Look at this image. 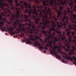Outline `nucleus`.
Wrapping results in <instances>:
<instances>
[{"mask_svg": "<svg viewBox=\"0 0 76 76\" xmlns=\"http://www.w3.org/2000/svg\"><path fill=\"white\" fill-rule=\"evenodd\" d=\"M20 3H22V4L21 6V9H22L23 10L24 8H26L25 10L24 11V13H29V16L30 18H32L33 19H34L35 20V23L36 25H37L38 23H39V21H41V18H36L35 15L32 14V13H33V14L35 15L36 16H38V12L36 10V7L35 6H33V7H34V9L33 10V8L31 6L29 5V4H28L26 2H25L24 3V1H20ZM23 3H24L23 4ZM33 10V12L32 11Z\"/></svg>", "mask_w": 76, "mask_h": 76, "instance_id": "f257e3e1", "label": "nucleus"}, {"mask_svg": "<svg viewBox=\"0 0 76 76\" xmlns=\"http://www.w3.org/2000/svg\"><path fill=\"white\" fill-rule=\"evenodd\" d=\"M54 1L55 4L56 6H58L59 8L61 11H63V6L64 5V4L66 5V2L65 0H47V1L45 0H43V5L44 6H45L46 5H47L48 6H49V4H50L51 6L53 8V9L54 10H56L57 11V7L54 5ZM61 4L63 5H61Z\"/></svg>", "mask_w": 76, "mask_h": 76, "instance_id": "f03ea898", "label": "nucleus"}, {"mask_svg": "<svg viewBox=\"0 0 76 76\" xmlns=\"http://www.w3.org/2000/svg\"><path fill=\"white\" fill-rule=\"evenodd\" d=\"M5 1H8L10 4L11 6V7H10V9H12V10H19L18 8H15V7H13V4L12 3L13 2L12 0H0V8H2L3 10H9V9L6 8V7L4 8V6L9 7V5L8 3H6Z\"/></svg>", "mask_w": 76, "mask_h": 76, "instance_id": "7ed1b4c3", "label": "nucleus"}, {"mask_svg": "<svg viewBox=\"0 0 76 76\" xmlns=\"http://www.w3.org/2000/svg\"><path fill=\"white\" fill-rule=\"evenodd\" d=\"M66 34L69 36L68 39L69 42L68 41V40L66 39H65V41H64L65 39L63 37V35H59V39H57V41H61V39L64 42L63 43L64 44H65V46H66L68 48H70V47L69 45H70V43L71 44H73V42H72V37L70 35V34H69V35L67 34Z\"/></svg>", "mask_w": 76, "mask_h": 76, "instance_id": "20e7f679", "label": "nucleus"}, {"mask_svg": "<svg viewBox=\"0 0 76 76\" xmlns=\"http://www.w3.org/2000/svg\"><path fill=\"white\" fill-rule=\"evenodd\" d=\"M64 12L63 13V14L64 16L62 18V22H63V25L65 28V31L66 32H67L66 34L69 35V34H70V33H71L69 31H70V29L68 28L67 29V28H66V25H69V21H68V20H66V21H64L65 19H67V18L65 16L66 15V12L65 10H64Z\"/></svg>", "mask_w": 76, "mask_h": 76, "instance_id": "39448f33", "label": "nucleus"}, {"mask_svg": "<svg viewBox=\"0 0 76 76\" xmlns=\"http://www.w3.org/2000/svg\"><path fill=\"white\" fill-rule=\"evenodd\" d=\"M50 28V30H49V32L48 31H45L44 30H41L40 32L42 33L43 34H45V37H48V34H47V33H49V34L48 35V37L46 38V39L47 40H49L50 39L52 38V39H54V36L53 35L51 34V31L53 30V28H53V27H50V25H48Z\"/></svg>", "mask_w": 76, "mask_h": 76, "instance_id": "423d86ee", "label": "nucleus"}, {"mask_svg": "<svg viewBox=\"0 0 76 76\" xmlns=\"http://www.w3.org/2000/svg\"><path fill=\"white\" fill-rule=\"evenodd\" d=\"M51 48L53 49V50H51V51L50 52L51 54L53 55L54 54V55L56 56V58L58 59H61V57L60 56V55H59L58 56L57 53V52H55V51H56V48H57V46L56 45L55 46L51 47Z\"/></svg>", "mask_w": 76, "mask_h": 76, "instance_id": "0eeeda50", "label": "nucleus"}, {"mask_svg": "<svg viewBox=\"0 0 76 76\" xmlns=\"http://www.w3.org/2000/svg\"><path fill=\"white\" fill-rule=\"evenodd\" d=\"M37 7L38 9H40V7L41 8H44L45 10V11L47 12L48 13H49V16H50V18L51 17V16H52V15H51L52 12H51V9H50V8H49L48 9H47V7H44L42 6V5L39 6V5H38L37 6Z\"/></svg>", "mask_w": 76, "mask_h": 76, "instance_id": "6e6552de", "label": "nucleus"}, {"mask_svg": "<svg viewBox=\"0 0 76 76\" xmlns=\"http://www.w3.org/2000/svg\"><path fill=\"white\" fill-rule=\"evenodd\" d=\"M45 21H46V20ZM50 22H50V21H48L47 20H46V22H45L44 23L41 22H40V24H43L44 26V27L41 26V28L42 29H45L46 28H48V25H49L48 23H50Z\"/></svg>", "mask_w": 76, "mask_h": 76, "instance_id": "1a4fd4ad", "label": "nucleus"}, {"mask_svg": "<svg viewBox=\"0 0 76 76\" xmlns=\"http://www.w3.org/2000/svg\"><path fill=\"white\" fill-rule=\"evenodd\" d=\"M40 14L39 15V17L41 18V16L43 19H42V22H45L46 20L45 19H49V18L48 17V14L46 13L45 14V15H44L43 13L42 12H40Z\"/></svg>", "mask_w": 76, "mask_h": 76, "instance_id": "9d476101", "label": "nucleus"}, {"mask_svg": "<svg viewBox=\"0 0 76 76\" xmlns=\"http://www.w3.org/2000/svg\"><path fill=\"white\" fill-rule=\"evenodd\" d=\"M11 27H10V29L8 28V31H10V32H11V33L12 35H15V34H19V32H20V29L19 28H16V29L18 31H15L14 32H12L13 31V26H11Z\"/></svg>", "mask_w": 76, "mask_h": 76, "instance_id": "9b49d317", "label": "nucleus"}, {"mask_svg": "<svg viewBox=\"0 0 76 76\" xmlns=\"http://www.w3.org/2000/svg\"><path fill=\"white\" fill-rule=\"evenodd\" d=\"M32 40L34 41L33 43L34 45H35V46L37 45L38 46H39V48H41V49H44V47L42 46L41 45H40V43H39V41L36 40L35 38H33Z\"/></svg>", "mask_w": 76, "mask_h": 76, "instance_id": "f8f14e48", "label": "nucleus"}, {"mask_svg": "<svg viewBox=\"0 0 76 76\" xmlns=\"http://www.w3.org/2000/svg\"><path fill=\"white\" fill-rule=\"evenodd\" d=\"M70 1V2H69V4L71 7V9H73V7H74V11H76V6H75V5H73V1H72V0H69Z\"/></svg>", "mask_w": 76, "mask_h": 76, "instance_id": "ddd939ff", "label": "nucleus"}, {"mask_svg": "<svg viewBox=\"0 0 76 76\" xmlns=\"http://www.w3.org/2000/svg\"><path fill=\"white\" fill-rule=\"evenodd\" d=\"M72 48L73 50L72 49H69V51H70V52H69V55H72V54H74V55H76V53L74 52L75 50L76 51V48L75 47V46H73L72 47Z\"/></svg>", "mask_w": 76, "mask_h": 76, "instance_id": "4468645a", "label": "nucleus"}, {"mask_svg": "<svg viewBox=\"0 0 76 76\" xmlns=\"http://www.w3.org/2000/svg\"><path fill=\"white\" fill-rule=\"evenodd\" d=\"M64 54L66 55V56H62V57H63L65 58H66V59H67V60H70V61H73V58H72V57H71L69 56H67V54L66 53H64Z\"/></svg>", "mask_w": 76, "mask_h": 76, "instance_id": "2eb2a0df", "label": "nucleus"}, {"mask_svg": "<svg viewBox=\"0 0 76 76\" xmlns=\"http://www.w3.org/2000/svg\"><path fill=\"white\" fill-rule=\"evenodd\" d=\"M23 25V24H22L21 23H19L18 24L19 27L18 28L20 29L21 31H23V32H25V27H23L22 28V26Z\"/></svg>", "mask_w": 76, "mask_h": 76, "instance_id": "dca6fc26", "label": "nucleus"}, {"mask_svg": "<svg viewBox=\"0 0 76 76\" xmlns=\"http://www.w3.org/2000/svg\"><path fill=\"white\" fill-rule=\"evenodd\" d=\"M52 39L54 40V42L52 41V43H53V45H56V43L57 42V37H55L54 38L53 37V39Z\"/></svg>", "mask_w": 76, "mask_h": 76, "instance_id": "f3484780", "label": "nucleus"}, {"mask_svg": "<svg viewBox=\"0 0 76 76\" xmlns=\"http://www.w3.org/2000/svg\"><path fill=\"white\" fill-rule=\"evenodd\" d=\"M51 28L53 29V31H55V32H56L57 34H61V32H58V28H56L57 30L56 29H53V27H51Z\"/></svg>", "mask_w": 76, "mask_h": 76, "instance_id": "a211bd4d", "label": "nucleus"}, {"mask_svg": "<svg viewBox=\"0 0 76 76\" xmlns=\"http://www.w3.org/2000/svg\"><path fill=\"white\" fill-rule=\"evenodd\" d=\"M50 23H52L53 24H52V26H53V29H55V26H57V25L56 24H54V23H55L56 22H55V21H52V22L51 21H50Z\"/></svg>", "mask_w": 76, "mask_h": 76, "instance_id": "6ab92c4d", "label": "nucleus"}, {"mask_svg": "<svg viewBox=\"0 0 76 76\" xmlns=\"http://www.w3.org/2000/svg\"><path fill=\"white\" fill-rule=\"evenodd\" d=\"M67 10H68L67 12L66 11V15H67V13H71V14H73V12L71 10H70V9L69 8H67Z\"/></svg>", "mask_w": 76, "mask_h": 76, "instance_id": "aec40b11", "label": "nucleus"}, {"mask_svg": "<svg viewBox=\"0 0 76 76\" xmlns=\"http://www.w3.org/2000/svg\"><path fill=\"white\" fill-rule=\"evenodd\" d=\"M58 15L57 16V18H58L59 17V15H62V12L60 11H58Z\"/></svg>", "mask_w": 76, "mask_h": 76, "instance_id": "412c9836", "label": "nucleus"}, {"mask_svg": "<svg viewBox=\"0 0 76 76\" xmlns=\"http://www.w3.org/2000/svg\"><path fill=\"white\" fill-rule=\"evenodd\" d=\"M1 27L2 28H1V30L2 31L4 32V29H6V27H3L1 25H0V28Z\"/></svg>", "mask_w": 76, "mask_h": 76, "instance_id": "4be33fe9", "label": "nucleus"}, {"mask_svg": "<svg viewBox=\"0 0 76 76\" xmlns=\"http://www.w3.org/2000/svg\"><path fill=\"white\" fill-rule=\"evenodd\" d=\"M1 15H2V16H4V14L2 12L1 14L0 15V19L1 20H3V18H2V16Z\"/></svg>", "mask_w": 76, "mask_h": 76, "instance_id": "5701e85b", "label": "nucleus"}, {"mask_svg": "<svg viewBox=\"0 0 76 76\" xmlns=\"http://www.w3.org/2000/svg\"><path fill=\"white\" fill-rule=\"evenodd\" d=\"M60 23L61 24V25H58V27L59 28H61L63 27V23H62V22H61Z\"/></svg>", "mask_w": 76, "mask_h": 76, "instance_id": "b1692460", "label": "nucleus"}, {"mask_svg": "<svg viewBox=\"0 0 76 76\" xmlns=\"http://www.w3.org/2000/svg\"><path fill=\"white\" fill-rule=\"evenodd\" d=\"M73 58L74 59V64H76V58L74 56H73Z\"/></svg>", "mask_w": 76, "mask_h": 76, "instance_id": "393cba45", "label": "nucleus"}, {"mask_svg": "<svg viewBox=\"0 0 76 76\" xmlns=\"http://www.w3.org/2000/svg\"><path fill=\"white\" fill-rule=\"evenodd\" d=\"M35 38H36L37 40H38V39H41V37H38V36L37 35H35L34 36Z\"/></svg>", "mask_w": 76, "mask_h": 76, "instance_id": "a878e982", "label": "nucleus"}, {"mask_svg": "<svg viewBox=\"0 0 76 76\" xmlns=\"http://www.w3.org/2000/svg\"><path fill=\"white\" fill-rule=\"evenodd\" d=\"M48 43H49L50 45V46H52L53 45H52V43H53V41H50L49 40L48 41Z\"/></svg>", "mask_w": 76, "mask_h": 76, "instance_id": "bb28decb", "label": "nucleus"}, {"mask_svg": "<svg viewBox=\"0 0 76 76\" xmlns=\"http://www.w3.org/2000/svg\"><path fill=\"white\" fill-rule=\"evenodd\" d=\"M72 25H69L68 26L69 28V29H73L74 28L73 27H72Z\"/></svg>", "mask_w": 76, "mask_h": 76, "instance_id": "cd10ccee", "label": "nucleus"}, {"mask_svg": "<svg viewBox=\"0 0 76 76\" xmlns=\"http://www.w3.org/2000/svg\"><path fill=\"white\" fill-rule=\"evenodd\" d=\"M63 35H62L63 37L64 38V39H66V36L64 35L65 34V32L64 31H63Z\"/></svg>", "mask_w": 76, "mask_h": 76, "instance_id": "c85d7f7f", "label": "nucleus"}, {"mask_svg": "<svg viewBox=\"0 0 76 76\" xmlns=\"http://www.w3.org/2000/svg\"><path fill=\"white\" fill-rule=\"evenodd\" d=\"M72 25V26L75 27V28H74V30H75V31H76V25L75 24H73Z\"/></svg>", "mask_w": 76, "mask_h": 76, "instance_id": "c756f323", "label": "nucleus"}, {"mask_svg": "<svg viewBox=\"0 0 76 76\" xmlns=\"http://www.w3.org/2000/svg\"><path fill=\"white\" fill-rule=\"evenodd\" d=\"M61 44V47H62L65 50H66V49L65 48V46L62 45H61V43H60Z\"/></svg>", "mask_w": 76, "mask_h": 76, "instance_id": "7c9ffc66", "label": "nucleus"}, {"mask_svg": "<svg viewBox=\"0 0 76 76\" xmlns=\"http://www.w3.org/2000/svg\"><path fill=\"white\" fill-rule=\"evenodd\" d=\"M73 42H74L75 43V47H76V40H75V39H73Z\"/></svg>", "mask_w": 76, "mask_h": 76, "instance_id": "2f4dec72", "label": "nucleus"}, {"mask_svg": "<svg viewBox=\"0 0 76 76\" xmlns=\"http://www.w3.org/2000/svg\"><path fill=\"white\" fill-rule=\"evenodd\" d=\"M4 24V22H3V21H2V22H0V25H2Z\"/></svg>", "mask_w": 76, "mask_h": 76, "instance_id": "473e14b6", "label": "nucleus"}, {"mask_svg": "<svg viewBox=\"0 0 76 76\" xmlns=\"http://www.w3.org/2000/svg\"><path fill=\"white\" fill-rule=\"evenodd\" d=\"M62 62H63V63H66V62L64 61V59H62Z\"/></svg>", "mask_w": 76, "mask_h": 76, "instance_id": "72a5a7b5", "label": "nucleus"}, {"mask_svg": "<svg viewBox=\"0 0 76 76\" xmlns=\"http://www.w3.org/2000/svg\"><path fill=\"white\" fill-rule=\"evenodd\" d=\"M71 33L72 34V35H75V33H76V32H71Z\"/></svg>", "mask_w": 76, "mask_h": 76, "instance_id": "f704fd0d", "label": "nucleus"}, {"mask_svg": "<svg viewBox=\"0 0 76 76\" xmlns=\"http://www.w3.org/2000/svg\"><path fill=\"white\" fill-rule=\"evenodd\" d=\"M52 35H53V36H54V35H56V32L53 31V32L52 33Z\"/></svg>", "mask_w": 76, "mask_h": 76, "instance_id": "c9c22d12", "label": "nucleus"}, {"mask_svg": "<svg viewBox=\"0 0 76 76\" xmlns=\"http://www.w3.org/2000/svg\"><path fill=\"white\" fill-rule=\"evenodd\" d=\"M28 43L29 44H32V42H30L29 41L28 42Z\"/></svg>", "mask_w": 76, "mask_h": 76, "instance_id": "e433bc0d", "label": "nucleus"}, {"mask_svg": "<svg viewBox=\"0 0 76 76\" xmlns=\"http://www.w3.org/2000/svg\"><path fill=\"white\" fill-rule=\"evenodd\" d=\"M35 1L37 3H39V0H35Z\"/></svg>", "mask_w": 76, "mask_h": 76, "instance_id": "4c0bfd02", "label": "nucleus"}, {"mask_svg": "<svg viewBox=\"0 0 76 76\" xmlns=\"http://www.w3.org/2000/svg\"><path fill=\"white\" fill-rule=\"evenodd\" d=\"M37 28H39L40 27H41V25H39L38 26H37Z\"/></svg>", "mask_w": 76, "mask_h": 76, "instance_id": "58836bf2", "label": "nucleus"}, {"mask_svg": "<svg viewBox=\"0 0 76 76\" xmlns=\"http://www.w3.org/2000/svg\"><path fill=\"white\" fill-rule=\"evenodd\" d=\"M7 23L9 24V25H10V24H11V22H9L8 21H7Z\"/></svg>", "mask_w": 76, "mask_h": 76, "instance_id": "ea45409f", "label": "nucleus"}, {"mask_svg": "<svg viewBox=\"0 0 76 76\" xmlns=\"http://www.w3.org/2000/svg\"><path fill=\"white\" fill-rule=\"evenodd\" d=\"M33 39V38H32V37H31V38H29V39H30V41H32V40Z\"/></svg>", "mask_w": 76, "mask_h": 76, "instance_id": "a19ab883", "label": "nucleus"}, {"mask_svg": "<svg viewBox=\"0 0 76 76\" xmlns=\"http://www.w3.org/2000/svg\"><path fill=\"white\" fill-rule=\"evenodd\" d=\"M47 47H50V44H48L46 45Z\"/></svg>", "mask_w": 76, "mask_h": 76, "instance_id": "79ce46f5", "label": "nucleus"}, {"mask_svg": "<svg viewBox=\"0 0 76 76\" xmlns=\"http://www.w3.org/2000/svg\"><path fill=\"white\" fill-rule=\"evenodd\" d=\"M3 20H4L5 22H7V20L6 18H4Z\"/></svg>", "mask_w": 76, "mask_h": 76, "instance_id": "37998d69", "label": "nucleus"}, {"mask_svg": "<svg viewBox=\"0 0 76 76\" xmlns=\"http://www.w3.org/2000/svg\"><path fill=\"white\" fill-rule=\"evenodd\" d=\"M45 49L46 50H48V48H47V46H45Z\"/></svg>", "mask_w": 76, "mask_h": 76, "instance_id": "c03bdc74", "label": "nucleus"}, {"mask_svg": "<svg viewBox=\"0 0 76 76\" xmlns=\"http://www.w3.org/2000/svg\"><path fill=\"white\" fill-rule=\"evenodd\" d=\"M57 26L58 27V25H59V24H60V23L58 22H57Z\"/></svg>", "mask_w": 76, "mask_h": 76, "instance_id": "a18cd8bd", "label": "nucleus"}, {"mask_svg": "<svg viewBox=\"0 0 76 76\" xmlns=\"http://www.w3.org/2000/svg\"><path fill=\"white\" fill-rule=\"evenodd\" d=\"M74 1L75 4V5L76 6V0H74Z\"/></svg>", "mask_w": 76, "mask_h": 76, "instance_id": "49530a36", "label": "nucleus"}, {"mask_svg": "<svg viewBox=\"0 0 76 76\" xmlns=\"http://www.w3.org/2000/svg\"><path fill=\"white\" fill-rule=\"evenodd\" d=\"M26 41H27V42H28V41H30V39H26Z\"/></svg>", "mask_w": 76, "mask_h": 76, "instance_id": "de8ad7c7", "label": "nucleus"}, {"mask_svg": "<svg viewBox=\"0 0 76 76\" xmlns=\"http://www.w3.org/2000/svg\"><path fill=\"white\" fill-rule=\"evenodd\" d=\"M58 19L57 18H55L54 20L55 21H57V20H58Z\"/></svg>", "mask_w": 76, "mask_h": 76, "instance_id": "09e8293b", "label": "nucleus"}, {"mask_svg": "<svg viewBox=\"0 0 76 76\" xmlns=\"http://www.w3.org/2000/svg\"><path fill=\"white\" fill-rule=\"evenodd\" d=\"M19 36L21 38H22V36L20 34H19Z\"/></svg>", "mask_w": 76, "mask_h": 76, "instance_id": "8fccbe9b", "label": "nucleus"}, {"mask_svg": "<svg viewBox=\"0 0 76 76\" xmlns=\"http://www.w3.org/2000/svg\"><path fill=\"white\" fill-rule=\"evenodd\" d=\"M46 52H47V51H46V50H44L43 51V53H46Z\"/></svg>", "mask_w": 76, "mask_h": 76, "instance_id": "3c124183", "label": "nucleus"}, {"mask_svg": "<svg viewBox=\"0 0 76 76\" xmlns=\"http://www.w3.org/2000/svg\"><path fill=\"white\" fill-rule=\"evenodd\" d=\"M21 35H23V36H24V34H23V33H21Z\"/></svg>", "mask_w": 76, "mask_h": 76, "instance_id": "603ef678", "label": "nucleus"}, {"mask_svg": "<svg viewBox=\"0 0 76 76\" xmlns=\"http://www.w3.org/2000/svg\"><path fill=\"white\" fill-rule=\"evenodd\" d=\"M8 16L10 17V14H9L8 15Z\"/></svg>", "mask_w": 76, "mask_h": 76, "instance_id": "864d4df0", "label": "nucleus"}, {"mask_svg": "<svg viewBox=\"0 0 76 76\" xmlns=\"http://www.w3.org/2000/svg\"><path fill=\"white\" fill-rule=\"evenodd\" d=\"M29 37H32V35H29Z\"/></svg>", "mask_w": 76, "mask_h": 76, "instance_id": "5fc2aeb1", "label": "nucleus"}, {"mask_svg": "<svg viewBox=\"0 0 76 76\" xmlns=\"http://www.w3.org/2000/svg\"><path fill=\"white\" fill-rule=\"evenodd\" d=\"M5 34L6 35H8V34L7 33H5Z\"/></svg>", "mask_w": 76, "mask_h": 76, "instance_id": "6e6d98bb", "label": "nucleus"}, {"mask_svg": "<svg viewBox=\"0 0 76 76\" xmlns=\"http://www.w3.org/2000/svg\"><path fill=\"white\" fill-rule=\"evenodd\" d=\"M26 44H28V42H26Z\"/></svg>", "mask_w": 76, "mask_h": 76, "instance_id": "4d7b16f0", "label": "nucleus"}, {"mask_svg": "<svg viewBox=\"0 0 76 76\" xmlns=\"http://www.w3.org/2000/svg\"><path fill=\"white\" fill-rule=\"evenodd\" d=\"M22 41H23V42H26V41L24 40H23Z\"/></svg>", "mask_w": 76, "mask_h": 76, "instance_id": "13d9d810", "label": "nucleus"}, {"mask_svg": "<svg viewBox=\"0 0 76 76\" xmlns=\"http://www.w3.org/2000/svg\"><path fill=\"white\" fill-rule=\"evenodd\" d=\"M39 50H40L41 51L42 50H41V48L39 49Z\"/></svg>", "mask_w": 76, "mask_h": 76, "instance_id": "bf43d9fd", "label": "nucleus"}, {"mask_svg": "<svg viewBox=\"0 0 76 76\" xmlns=\"http://www.w3.org/2000/svg\"><path fill=\"white\" fill-rule=\"evenodd\" d=\"M38 10V11H39V12H40V10Z\"/></svg>", "mask_w": 76, "mask_h": 76, "instance_id": "052dcab7", "label": "nucleus"}, {"mask_svg": "<svg viewBox=\"0 0 76 76\" xmlns=\"http://www.w3.org/2000/svg\"><path fill=\"white\" fill-rule=\"evenodd\" d=\"M30 0V1H33V0Z\"/></svg>", "mask_w": 76, "mask_h": 76, "instance_id": "680f3d73", "label": "nucleus"}, {"mask_svg": "<svg viewBox=\"0 0 76 76\" xmlns=\"http://www.w3.org/2000/svg\"><path fill=\"white\" fill-rule=\"evenodd\" d=\"M40 1H42V0H40Z\"/></svg>", "mask_w": 76, "mask_h": 76, "instance_id": "e2e57ef3", "label": "nucleus"}, {"mask_svg": "<svg viewBox=\"0 0 76 76\" xmlns=\"http://www.w3.org/2000/svg\"><path fill=\"white\" fill-rule=\"evenodd\" d=\"M43 12H45V11L44 10V11H43Z\"/></svg>", "mask_w": 76, "mask_h": 76, "instance_id": "0e129e2a", "label": "nucleus"}, {"mask_svg": "<svg viewBox=\"0 0 76 76\" xmlns=\"http://www.w3.org/2000/svg\"><path fill=\"white\" fill-rule=\"evenodd\" d=\"M66 1H67V2L68 1V0H66Z\"/></svg>", "mask_w": 76, "mask_h": 76, "instance_id": "69168bd1", "label": "nucleus"}, {"mask_svg": "<svg viewBox=\"0 0 76 76\" xmlns=\"http://www.w3.org/2000/svg\"><path fill=\"white\" fill-rule=\"evenodd\" d=\"M41 10H42V9H41Z\"/></svg>", "mask_w": 76, "mask_h": 76, "instance_id": "338daca9", "label": "nucleus"}, {"mask_svg": "<svg viewBox=\"0 0 76 76\" xmlns=\"http://www.w3.org/2000/svg\"><path fill=\"white\" fill-rule=\"evenodd\" d=\"M39 30H38V31H39Z\"/></svg>", "mask_w": 76, "mask_h": 76, "instance_id": "774afa93", "label": "nucleus"}]
</instances>
